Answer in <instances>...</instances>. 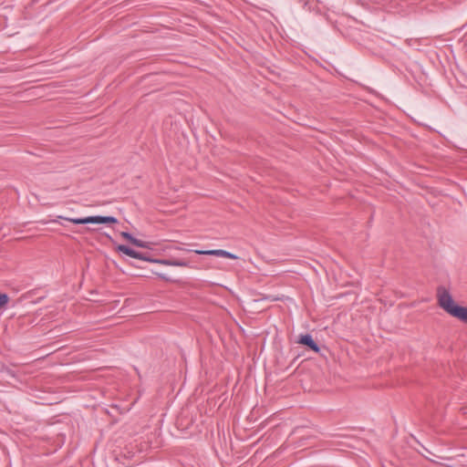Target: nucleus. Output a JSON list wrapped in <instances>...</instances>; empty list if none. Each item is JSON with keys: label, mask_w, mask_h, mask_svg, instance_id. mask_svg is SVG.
I'll use <instances>...</instances> for the list:
<instances>
[{"label": "nucleus", "mask_w": 467, "mask_h": 467, "mask_svg": "<svg viewBox=\"0 0 467 467\" xmlns=\"http://www.w3.org/2000/svg\"><path fill=\"white\" fill-rule=\"evenodd\" d=\"M437 296L438 304L444 311L451 317L467 323V307L456 305L447 289L439 287Z\"/></svg>", "instance_id": "obj_1"}, {"label": "nucleus", "mask_w": 467, "mask_h": 467, "mask_svg": "<svg viewBox=\"0 0 467 467\" xmlns=\"http://www.w3.org/2000/svg\"><path fill=\"white\" fill-rule=\"evenodd\" d=\"M57 219H62L73 223L75 224H88V223H116L118 219L113 216H88L84 218H69L65 216H57Z\"/></svg>", "instance_id": "obj_2"}, {"label": "nucleus", "mask_w": 467, "mask_h": 467, "mask_svg": "<svg viewBox=\"0 0 467 467\" xmlns=\"http://www.w3.org/2000/svg\"><path fill=\"white\" fill-rule=\"evenodd\" d=\"M167 250H176V251H188L193 252L196 254H205V255H215L219 257L230 258V259H237V255L232 254L228 251L223 249H214V250H188L180 245H170L166 248Z\"/></svg>", "instance_id": "obj_3"}, {"label": "nucleus", "mask_w": 467, "mask_h": 467, "mask_svg": "<svg viewBox=\"0 0 467 467\" xmlns=\"http://www.w3.org/2000/svg\"><path fill=\"white\" fill-rule=\"evenodd\" d=\"M151 263L167 265V266H182L188 267L190 266V262L184 259H152Z\"/></svg>", "instance_id": "obj_4"}, {"label": "nucleus", "mask_w": 467, "mask_h": 467, "mask_svg": "<svg viewBox=\"0 0 467 467\" xmlns=\"http://www.w3.org/2000/svg\"><path fill=\"white\" fill-rule=\"evenodd\" d=\"M297 343L304 345L313 350L316 353L320 351V348L317 343L314 340L313 337L310 334L301 335Z\"/></svg>", "instance_id": "obj_5"}, {"label": "nucleus", "mask_w": 467, "mask_h": 467, "mask_svg": "<svg viewBox=\"0 0 467 467\" xmlns=\"http://www.w3.org/2000/svg\"><path fill=\"white\" fill-rule=\"evenodd\" d=\"M117 250L132 258H134L136 253L135 250L124 244L118 245Z\"/></svg>", "instance_id": "obj_6"}, {"label": "nucleus", "mask_w": 467, "mask_h": 467, "mask_svg": "<svg viewBox=\"0 0 467 467\" xmlns=\"http://www.w3.org/2000/svg\"><path fill=\"white\" fill-rule=\"evenodd\" d=\"M132 244H134L135 246L137 247H140V248H149V243L147 242H144L142 240H140V239H137L135 238L132 242Z\"/></svg>", "instance_id": "obj_7"}, {"label": "nucleus", "mask_w": 467, "mask_h": 467, "mask_svg": "<svg viewBox=\"0 0 467 467\" xmlns=\"http://www.w3.org/2000/svg\"><path fill=\"white\" fill-rule=\"evenodd\" d=\"M9 302V296L7 294L0 293V308L5 306Z\"/></svg>", "instance_id": "obj_8"}, {"label": "nucleus", "mask_w": 467, "mask_h": 467, "mask_svg": "<svg viewBox=\"0 0 467 467\" xmlns=\"http://www.w3.org/2000/svg\"><path fill=\"white\" fill-rule=\"evenodd\" d=\"M134 258L136 259H140L141 261H146V262H150L151 258L146 256L145 254H143L142 253H140V252H137L135 253V256Z\"/></svg>", "instance_id": "obj_9"}, {"label": "nucleus", "mask_w": 467, "mask_h": 467, "mask_svg": "<svg viewBox=\"0 0 467 467\" xmlns=\"http://www.w3.org/2000/svg\"><path fill=\"white\" fill-rule=\"evenodd\" d=\"M121 236L123 238H125L126 240H128L129 242H130L132 244L133 240L135 239L134 236H132V234H130V233L128 232H121Z\"/></svg>", "instance_id": "obj_10"}, {"label": "nucleus", "mask_w": 467, "mask_h": 467, "mask_svg": "<svg viewBox=\"0 0 467 467\" xmlns=\"http://www.w3.org/2000/svg\"><path fill=\"white\" fill-rule=\"evenodd\" d=\"M156 275H157L159 277H161V279H163V280H168V277H167V276H165V275H162V274H158V273H157Z\"/></svg>", "instance_id": "obj_11"}]
</instances>
